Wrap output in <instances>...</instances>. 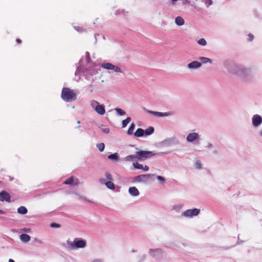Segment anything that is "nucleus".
<instances>
[{
  "label": "nucleus",
  "mask_w": 262,
  "mask_h": 262,
  "mask_svg": "<svg viewBox=\"0 0 262 262\" xmlns=\"http://www.w3.org/2000/svg\"><path fill=\"white\" fill-rule=\"evenodd\" d=\"M186 141L193 145H199L201 142V135L194 130H191L186 136Z\"/></svg>",
  "instance_id": "f257e3e1"
},
{
  "label": "nucleus",
  "mask_w": 262,
  "mask_h": 262,
  "mask_svg": "<svg viewBox=\"0 0 262 262\" xmlns=\"http://www.w3.org/2000/svg\"><path fill=\"white\" fill-rule=\"evenodd\" d=\"M248 71V69L238 65H233L229 71L231 74L237 76L243 79H246Z\"/></svg>",
  "instance_id": "f03ea898"
},
{
  "label": "nucleus",
  "mask_w": 262,
  "mask_h": 262,
  "mask_svg": "<svg viewBox=\"0 0 262 262\" xmlns=\"http://www.w3.org/2000/svg\"><path fill=\"white\" fill-rule=\"evenodd\" d=\"M67 247L70 250L83 248L86 246V241L81 238H76L73 242L67 241Z\"/></svg>",
  "instance_id": "7ed1b4c3"
},
{
  "label": "nucleus",
  "mask_w": 262,
  "mask_h": 262,
  "mask_svg": "<svg viewBox=\"0 0 262 262\" xmlns=\"http://www.w3.org/2000/svg\"><path fill=\"white\" fill-rule=\"evenodd\" d=\"M61 98L66 102H71L75 101L76 98V94L74 91L69 88H64L61 92Z\"/></svg>",
  "instance_id": "20e7f679"
},
{
  "label": "nucleus",
  "mask_w": 262,
  "mask_h": 262,
  "mask_svg": "<svg viewBox=\"0 0 262 262\" xmlns=\"http://www.w3.org/2000/svg\"><path fill=\"white\" fill-rule=\"evenodd\" d=\"M90 104L91 108L94 110L98 115L103 116L105 114V106L103 104H100L98 101L95 100H91Z\"/></svg>",
  "instance_id": "39448f33"
},
{
  "label": "nucleus",
  "mask_w": 262,
  "mask_h": 262,
  "mask_svg": "<svg viewBox=\"0 0 262 262\" xmlns=\"http://www.w3.org/2000/svg\"><path fill=\"white\" fill-rule=\"evenodd\" d=\"M157 154L152 151L140 150L136 152V159L142 161L146 159L154 156Z\"/></svg>",
  "instance_id": "423d86ee"
},
{
  "label": "nucleus",
  "mask_w": 262,
  "mask_h": 262,
  "mask_svg": "<svg viewBox=\"0 0 262 262\" xmlns=\"http://www.w3.org/2000/svg\"><path fill=\"white\" fill-rule=\"evenodd\" d=\"M101 67L104 69H106L108 70L109 73H112L113 72L116 73H122V70L121 68L115 66L111 63L110 62H103L101 64Z\"/></svg>",
  "instance_id": "0eeeda50"
},
{
  "label": "nucleus",
  "mask_w": 262,
  "mask_h": 262,
  "mask_svg": "<svg viewBox=\"0 0 262 262\" xmlns=\"http://www.w3.org/2000/svg\"><path fill=\"white\" fill-rule=\"evenodd\" d=\"M200 212V210L198 208L187 209L182 213L181 216L186 218H192L199 215Z\"/></svg>",
  "instance_id": "6e6552de"
},
{
  "label": "nucleus",
  "mask_w": 262,
  "mask_h": 262,
  "mask_svg": "<svg viewBox=\"0 0 262 262\" xmlns=\"http://www.w3.org/2000/svg\"><path fill=\"white\" fill-rule=\"evenodd\" d=\"M98 73V70L95 66L91 69L86 70L85 72V78L88 80H91L92 78L96 79V77H94Z\"/></svg>",
  "instance_id": "1a4fd4ad"
},
{
  "label": "nucleus",
  "mask_w": 262,
  "mask_h": 262,
  "mask_svg": "<svg viewBox=\"0 0 262 262\" xmlns=\"http://www.w3.org/2000/svg\"><path fill=\"white\" fill-rule=\"evenodd\" d=\"M155 176V174H144L137 176L134 178V181L138 183H146L149 179Z\"/></svg>",
  "instance_id": "9d476101"
},
{
  "label": "nucleus",
  "mask_w": 262,
  "mask_h": 262,
  "mask_svg": "<svg viewBox=\"0 0 262 262\" xmlns=\"http://www.w3.org/2000/svg\"><path fill=\"white\" fill-rule=\"evenodd\" d=\"M251 121L253 127H259L262 124V117L258 114L254 115L251 118Z\"/></svg>",
  "instance_id": "9b49d317"
},
{
  "label": "nucleus",
  "mask_w": 262,
  "mask_h": 262,
  "mask_svg": "<svg viewBox=\"0 0 262 262\" xmlns=\"http://www.w3.org/2000/svg\"><path fill=\"white\" fill-rule=\"evenodd\" d=\"M91 81V83L87 86V88L90 93L97 91L98 89V83L95 81V78H92Z\"/></svg>",
  "instance_id": "f8f14e48"
},
{
  "label": "nucleus",
  "mask_w": 262,
  "mask_h": 262,
  "mask_svg": "<svg viewBox=\"0 0 262 262\" xmlns=\"http://www.w3.org/2000/svg\"><path fill=\"white\" fill-rule=\"evenodd\" d=\"M99 182L101 184H104L106 187L111 190H114L115 188V184L112 181H106L105 179L101 178L99 179Z\"/></svg>",
  "instance_id": "ddd939ff"
},
{
  "label": "nucleus",
  "mask_w": 262,
  "mask_h": 262,
  "mask_svg": "<svg viewBox=\"0 0 262 262\" xmlns=\"http://www.w3.org/2000/svg\"><path fill=\"white\" fill-rule=\"evenodd\" d=\"M0 201L2 202L6 201L7 202H10V194L5 191H2L0 192Z\"/></svg>",
  "instance_id": "4468645a"
},
{
  "label": "nucleus",
  "mask_w": 262,
  "mask_h": 262,
  "mask_svg": "<svg viewBox=\"0 0 262 262\" xmlns=\"http://www.w3.org/2000/svg\"><path fill=\"white\" fill-rule=\"evenodd\" d=\"M201 63L197 61H193L187 66L188 69L190 70L198 69L201 67Z\"/></svg>",
  "instance_id": "2eb2a0df"
},
{
  "label": "nucleus",
  "mask_w": 262,
  "mask_h": 262,
  "mask_svg": "<svg viewBox=\"0 0 262 262\" xmlns=\"http://www.w3.org/2000/svg\"><path fill=\"white\" fill-rule=\"evenodd\" d=\"M147 112L149 114H150L151 115H153L158 117H166V116H168V115H169V113H167V112L162 113V112H155V111H147Z\"/></svg>",
  "instance_id": "dca6fc26"
},
{
  "label": "nucleus",
  "mask_w": 262,
  "mask_h": 262,
  "mask_svg": "<svg viewBox=\"0 0 262 262\" xmlns=\"http://www.w3.org/2000/svg\"><path fill=\"white\" fill-rule=\"evenodd\" d=\"M128 192L133 196H137L139 195V191L136 187H130L128 189Z\"/></svg>",
  "instance_id": "f3484780"
},
{
  "label": "nucleus",
  "mask_w": 262,
  "mask_h": 262,
  "mask_svg": "<svg viewBox=\"0 0 262 262\" xmlns=\"http://www.w3.org/2000/svg\"><path fill=\"white\" fill-rule=\"evenodd\" d=\"M184 205L181 203L174 204L171 206V210L176 212H179L183 208Z\"/></svg>",
  "instance_id": "a211bd4d"
},
{
  "label": "nucleus",
  "mask_w": 262,
  "mask_h": 262,
  "mask_svg": "<svg viewBox=\"0 0 262 262\" xmlns=\"http://www.w3.org/2000/svg\"><path fill=\"white\" fill-rule=\"evenodd\" d=\"M78 181L77 179H76V181H74V179L73 177H71L70 178L68 179L64 182L65 184H69V185H77L78 184Z\"/></svg>",
  "instance_id": "6ab92c4d"
},
{
  "label": "nucleus",
  "mask_w": 262,
  "mask_h": 262,
  "mask_svg": "<svg viewBox=\"0 0 262 262\" xmlns=\"http://www.w3.org/2000/svg\"><path fill=\"white\" fill-rule=\"evenodd\" d=\"M19 237L20 241L24 243H27L31 240L30 236L27 234H21Z\"/></svg>",
  "instance_id": "aec40b11"
},
{
  "label": "nucleus",
  "mask_w": 262,
  "mask_h": 262,
  "mask_svg": "<svg viewBox=\"0 0 262 262\" xmlns=\"http://www.w3.org/2000/svg\"><path fill=\"white\" fill-rule=\"evenodd\" d=\"M174 23L177 26H182L184 25L185 20L181 16H179L175 18Z\"/></svg>",
  "instance_id": "412c9836"
},
{
  "label": "nucleus",
  "mask_w": 262,
  "mask_h": 262,
  "mask_svg": "<svg viewBox=\"0 0 262 262\" xmlns=\"http://www.w3.org/2000/svg\"><path fill=\"white\" fill-rule=\"evenodd\" d=\"M107 158L110 160H111L115 162H117L119 160V155L117 152H115L113 154L108 155Z\"/></svg>",
  "instance_id": "4be33fe9"
},
{
  "label": "nucleus",
  "mask_w": 262,
  "mask_h": 262,
  "mask_svg": "<svg viewBox=\"0 0 262 262\" xmlns=\"http://www.w3.org/2000/svg\"><path fill=\"white\" fill-rule=\"evenodd\" d=\"M144 135V130L142 128H138L134 133V136L136 137H142Z\"/></svg>",
  "instance_id": "5701e85b"
},
{
  "label": "nucleus",
  "mask_w": 262,
  "mask_h": 262,
  "mask_svg": "<svg viewBox=\"0 0 262 262\" xmlns=\"http://www.w3.org/2000/svg\"><path fill=\"white\" fill-rule=\"evenodd\" d=\"M154 132V128L152 126H149L144 130V135L145 136H150Z\"/></svg>",
  "instance_id": "b1692460"
},
{
  "label": "nucleus",
  "mask_w": 262,
  "mask_h": 262,
  "mask_svg": "<svg viewBox=\"0 0 262 262\" xmlns=\"http://www.w3.org/2000/svg\"><path fill=\"white\" fill-rule=\"evenodd\" d=\"M199 59L203 63H212V61L211 59L205 57H200Z\"/></svg>",
  "instance_id": "393cba45"
},
{
  "label": "nucleus",
  "mask_w": 262,
  "mask_h": 262,
  "mask_svg": "<svg viewBox=\"0 0 262 262\" xmlns=\"http://www.w3.org/2000/svg\"><path fill=\"white\" fill-rule=\"evenodd\" d=\"M161 250L159 249H152L149 250V253L153 257L156 256L157 254L160 253Z\"/></svg>",
  "instance_id": "a878e982"
},
{
  "label": "nucleus",
  "mask_w": 262,
  "mask_h": 262,
  "mask_svg": "<svg viewBox=\"0 0 262 262\" xmlns=\"http://www.w3.org/2000/svg\"><path fill=\"white\" fill-rule=\"evenodd\" d=\"M27 212V209L24 206H20L17 209V212L20 214H26Z\"/></svg>",
  "instance_id": "bb28decb"
},
{
  "label": "nucleus",
  "mask_w": 262,
  "mask_h": 262,
  "mask_svg": "<svg viewBox=\"0 0 262 262\" xmlns=\"http://www.w3.org/2000/svg\"><path fill=\"white\" fill-rule=\"evenodd\" d=\"M135 124L133 123H132L127 130V135H132L133 134V132L135 129Z\"/></svg>",
  "instance_id": "cd10ccee"
},
{
  "label": "nucleus",
  "mask_w": 262,
  "mask_h": 262,
  "mask_svg": "<svg viewBox=\"0 0 262 262\" xmlns=\"http://www.w3.org/2000/svg\"><path fill=\"white\" fill-rule=\"evenodd\" d=\"M130 121L131 118L129 117H127L125 120H123L122 121V127L125 128V127H126V126L130 122Z\"/></svg>",
  "instance_id": "c85d7f7f"
},
{
  "label": "nucleus",
  "mask_w": 262,
  "mask_h": 262,
  "mask_svg": "<svg viewBox=\"0 0 262 262\" xmlns=\"http://www.w3.org/2000/svg\"><path fill=\"white\" fill-rule=\"evenodd\" d=\"M173 141H174V138H167V139H165V140H164L162 142V143L164 145H169V144L172 143Z\"/></svg>",
  "instance_id": "c756f323"
},
{
  "label": "nucleus",
  "mask_w": 262,
  "mask_h": 262,
  "mask_svg": "<svg viewBox=\"0 0 262 262\" xmlns=\"http://www.w3.org/2000/svg\"><path fill=\"white\" fill-rule=\"evenodd\" d=\"M115 111H116L117 114L119 116H124L126 114L124 110L120 108H115Z\"/></svg>",
  "instance_id": "7c9ffc66"
},
{
  "label": "nucleus",
  "mask_w": 262,
  "mask_h": 262,
  "mask_svg": "<svg viewBox=\"0 0 262 262\" xmlns=\"http://www.w3.org/2000/svg\"><path fill=\"white\" fill-rule=\"evenodd\" d=\"M136 159V153L134 155H129L124 158V160L126 161H132Z\"/></svg>",
  "instance_id": "2f4dec72"
},
{
  "label": "nucleus",
  "mask_w": 262,
  "mask_h": 262,
  "mask_svg": "<svg viewBox=\"0 0 262 262\" xmlns=\"http://www.w3.org/2000/svg\"><path fill=\"white\" fill-rule=\"evenodd\" d=\"M194 167L196 169L199 170L202 169V163L200 160H197L195 161Z\"/></svg>",
  "instance_id": "473e14b6"
},
{
  "label": "nucleus",
  "mask_w": 262,
  "mask_h": 262,
  "mask_svg": "<svg viewBox=\"0 0 262 262\" xmlns=\"http://www.w3.org/2000/svg\"><path fill=\"white\" fill-rule=\"evenodd\" d=\"M156 178L160 184H164L165 183L166 180L164 177L161 176H157Z\"/></svg>",
  "instance_id": "72a5a7b5"
},
{
  "label": "nucleus",
  "mask_w": 262,
  "mask_h": 262,
  "mask_svg": "<svg viewBox=\"0 0 262 262\" xmlns=\"http://www.w3.org/2000/svg\"><path fill=\"white\" fill-rule=\"evenodd\" d=\"M197 42L199 45L202 46H205L207 45V41L204 38H200L198 41Z\"/></svg>",
  "instance_id": "f704fd0d"
},
{
  "label": "nucleus",
  "mask_w": 262,
  "mask_h": 262,
  "mask_svg": "<svg viewBox=\"0 0 262 262\" xmlns=\"http://www.w3.org/2000/svg\"><path fill=\"white\" fill-rule=\"evenodd\" d=\"M97 147L101 152L103 151L105 148V145L103 143H100L96 145Z\"/></svg>",
  "instance_id": "c9c22d12"
},
{
  "label": "nucleus",
  "mask_w": 262,
  "mask_h": 262,
  "mask_svg": "<svg viewBox=\"0 0 262 262\" xmlns=\"http://www.w3.org/2000/svg\"><path fill=\"white\" fill-rule=\"evenodd\" d=\"M133 166L136 169H143V166L139 163L138 162H135L133 163Z\"/></svg>",
  "instance_id": "e433bc0d"
},
{
  "label": "nucleus",
  "mask_w": 262,
  "mask_h": 262,
  "mask_svg": "<svg viewBox=\"0 0 262 262\" xmlns=\"http://www.w3.org/2000/svg\"><path fill=\"white\" fill-rule=\"evenodd\" d=\"M105 177L107 181H112L113 180L112 176L108 172H105Z\"/></svg>",
  "instance_id": "4c0bfd02"
},
{
  "label": "nucleus",
  "mask_w": 262,
  "mask_h": 262,
  "mask_svg": "<svg viewBox=\"0 0 262 262\" xmlns=\"http://www.w3.org/2000/svg\"><path fill=\"white\" fill-rule=\"evenodd\" d=\"M204 3L206 6V7H209L212 4V0H204Z\"/></svg>",
  "instance_id": "58836bf2"
},
{
  "label": "nucleus",
  "mask_w": 262,
  "mask_h": 262,
  "mask_svg": "<svg viewBox=\"0 0 262 262\" xmlns=\"http://www.w3.org/2000/svg\"><path fill=\"white\" fill-rule=\"evenodd\" d=\"M21 231L26 232V233H31V229L30 228H23L20 229Z\"/></svg>",
  "instance_id": "ea45409f"
},
{
  "label": "nucleus",
  "mask_w": 262,
  "mask_h": 262,
  "mask_svg": "<svg viewBox=\"0 0 262 262\" xmlns=\"http://www.w3.org/2000/svg\"><path fill=\"white\" fill-rule=\"evenodd\" d=\"M101 130L105 134H108L110 133V129L108 127H102Z\"/></svg>",
  "instance_id": "a19ab883"
},
{
  "label": "nucleus",
  "mask_w": 262,
  "mask_h": 262,
  "mask_svg": "<svg viewBox=\"0 0 262 262\" xmlns=\"http://www.w3.org/2000/svg\"><path fill=\"white\" fill-rule=\"evenodd\" d=\"M248 40L252 41L253 39V36L252 34H249L248 35Z\"/></svg>",
  "instance_id": "79ce46f5"
},
{
  "label": "nucleus",
  "mask_w": 262,
  "mask_h": 262,
  "mask_svg": "<svg viewBox=\"0 0 262 262\" xmlns=\"http://www.w3.org/2000/svg\"><path fill=\"white\" fill-rule=\"evenodd\" d=\"M213 147V144L211 143H208L206 146V148L208 149L212 148Z\"/></svg>",
  "instance_id": "37998d69"
},
{
  "label": "nucleus",
  "mask_w": 262,
  "mask_h": 262,
  "mask_svg": "<svg viewBox=\"0 0 262 262\" xmlns=\"http://www.w3.org/2000/svg\"><path fill=\"white\" fill-rule=\"evenodd\" d=\"M85 55H86V60L87 62H89V60H90V54L88 52H86L85 53Z\"/></svg>",
  "instance_id": "c03bdc74"
},
{
  "label": "nucleus",
  "mask_w": 262,
  "mask_h": 262,
  "mask_svg": "<svg viewBox=\"0 0 262 262\" xmlns=\"http://www.w3.org/2000/svg\"><path fill=\"white\" fill-rule=\"evenodd\" d=\"M51 227L52 228H59V225L55 223H53L51 225Z\"/></svg>",
  "instance_id": "a18cd8bd"
},
{
  "label": "nucleus",
  "mask_w": 262,
  "mask_h": 262,
  "mask_svg": "<svg viewBox=\"0 0 262 262\" xmlns=\"http://www.w3.org/2000/svg\"><path fill=\"white\" fill-rule=\"evenodd\" d=\"M142 170H143L144 171H147L149 170V167L148 166L145 165V166H143V169H142Z\"/></svg>",
  "instance_id": "49530a36"
},
{
  "label": "nucleus",
  "mask_w": 262,
  "mask_h": 262,
  "mask_svg": "<svg viewBox=\"0 0 262 262\" xmlns=\"http://www.w3.org/2000/svg\"><path fill=\"white\" fill-rule=\"evenodd\" d=\"M74 28H75V29L78 31H81L82 30V28L80 27H75Z\"/></svg>",
  "instance_id": "de8ad7c7"
},
{
  "label": "nucleus",
  "mask_w": 262,
  "mask_h": 262,
  "mask_svg": "<svg viewBox=\"0 0 262 262\" xmlns=\"http://www.w3.org/2000/svg\"><path fill=\"white\" fill-rule=\"evenodd\" d=\"M92 262H103V261L100 259H95Z\"/></svg>",
  "instance_id": "09e8293b"
},
{
  "label": "nucleus",
  "mask_w": 262,
  "mask_h": 262,
  "mask_svg": "<svg viewBox=\"0 0 262 262\" xmlns=\"http://www.w3.org/2000/svg\"><path fill=\"white\" fill-rule=\"evenodd\" d=\"M0 214H5V212L3 210L0 209Z\"/></svg>",
  "instance_id": "8fccbe9b"
},
{
  "label": "nucleus",
  "mask_w": 262,
  "mask_h": 262,
  "mask_svg": "<svg viewBox=\"0 0 262 262\" xmlns=\"http://www.w3.org/2000/svg\"><path fill=\"white\" fill-rule=\"evenodd\" d=\"M16 41L18 43H20L21 42V40L19 39H17Z\"/></svg>",
  "instance_id": "3c124183"
},
{
  "label": "nucleus",
  "mask_w": 262,
  "mask_h": 262,
  "mask_svg": "<svg viewBox=\"0 0 262 262\" xmlns=\"http://www.w3.org/2000/svg\"><path fill=\"white\" fill-rule=\"evenodd\" d=\"M8 262H15L14 260L12 259H9Z\"/></svg>",
  "instance_id": "603ef678"
},
{
  "label": "nucleus",
  "mask_w": 262,
  "mask_h": 262,
  "mask_svg": "<svg viewBox=\"0 0 262 262\" xmlns=\"http://www.w3.org/2000/svg\"><path fill=\"white\" fill-rule=\"evenodd\" d=\"M259 135H260V137H262V129L259 132Z\"/></svg>",
  "instance_id": "864d4df0"
}]
</instances>
